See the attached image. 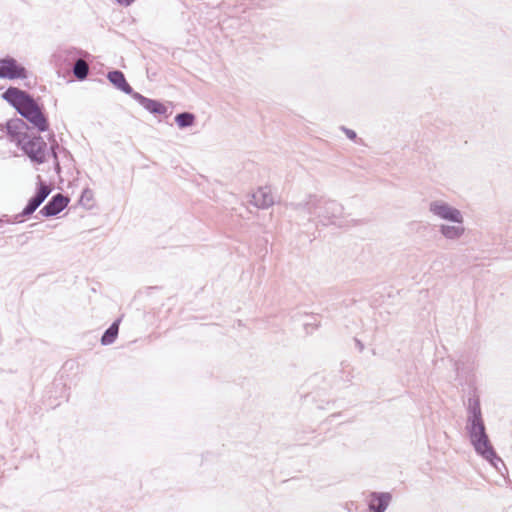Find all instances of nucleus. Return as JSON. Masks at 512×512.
Returning a JSON list of instances; mask_svg holds the SVG:
<instances>
[{
  "label": "nucleus",
  "instance_id": "13",
  "mask_svg": "<svg viewBox=\"0 0 512 512\" xmlns=\"http://www.w3.org/2000/svg\"><path fill=\"white\" fill-rule=\"evenodd\" d=\"M133 99L153 115H167L168 108L159 100L145 97L137 92Z\"/></svg>",
  "mask_w": 512,
  "mask_h": 512
},
{
  "label": "nucleus",
  "instance_id": "2",
  "mask_svg": "<svg viewBox=\"0 0 512 512\" xmlns=\"http://www.w3.org/2000/svg\"><path fill=\"white\" fill-rule=\"evenodd\" d=\"M453 369L456 373L455 380L458 385L467 387L468 390V399L466 406L470 403V400L473 398L478 399L480 401V396L478 394V390L476 387V378L474 374V363L470 361H464L461 359L453 360Z\"/></svg>",
  "mask_w": 512,
  "mask_h": 512
},
{
  "label": "nucleus",
  "instance_id": "27",
  "mask_svg": "<svg viewBox=\"0 0 512 512\" xmlns=\"http://www.w3.org/2000/svg\"><path fill=\"white\" fill-rule=\"evenodd\" d=\"M92 191L89 188L83 190L80 201L84 200L90 201L92 199Z\"/></svg>",
  "mask_w": 512,
  "mask_h": 512
},
{
  "label": "nucleus",
  "instance_id": "26",
  "mask_svg": "<svg viewBox=\"0 0 512 512\" xmlns=\"http://www.w3.org/2000/svg\"><path fill=\"white\" fill-rule=\"evenodd\" d=\"M28 217H29V216H24V215H22V211H21L20 213H18V214H16V215H14L13 217H11V222H10V224H11V223H22V222H24V220H25L26 218H28Z\"/></svg>",
  "mask_w": 512,
  "mask_h": 512
},
{
  "label": "nucleus",
  "instance_id": "1",
  "mask_svg": "<svg viewBox=\"0 0 512 512\" xmlns=\"http://www.w3.org/2000/svg\"><path fill=\"white\" fill-rule=\"evenodd\" d=\"M466 410L467 419L465 430L475 453L487 461L499 473L503 474L502 468L505 471H507V468L501 457L497 454L489 438L482 415L480 401L476 398L471 399Z\"/></svg>",
  "mask_w": 512,
  "mask_h": 512
},
{
  "label": "nucleus",
  "instance_id": "3",
  "mask_svg": "<svg viewBox=\"0 0 512 512\" xmlns=\"http://www.w3.org/2000/svg\"><path fill=\"white\" fill-rule=\"evenodd\" d=\"M18 114L38 132L42 133L49 130V120L45 108L34 96L22 107Z\"/></svg>",
  "mask_w": 512,
  "mask_h": 512
},
{
  "label": "nucleus",
  "instance_id": "16",
  "mask_svg": "<svg viewBox=\"0 0 512 512\" xmlns=\"http://www.w3.org/2000/svg\"><path fill=\"white\" fill-rule=\"evenodd\" d=\"M251 203L257 208L266 209L274 204V200L267 187H260L252 194Z\"/></svg>",
  "mask_w": 512,
  "mask_h": 512
},
{
  "label": "nucleus",
  "instance_id": "25",
  "mask_svg": "<svg viewBox=\"0 0 512 512\" xmlns=\"http://www.w3.org/2000/svg\"><path fill=\"white\" fill-rule=\"evenodd\" d=\"M10 222H11L10 216L3 215L2 217H0V234L5 233L4 226L6 224H10Z\"/></svg>",
  "mask_w": 512,
  "mask_h": 512
},
{
  "label": "nucleus",
  "instance_id": "29",
  "mask_svg": "<svg viewBox=\"0 0 512 512\" xmlns=\"http://www.w3.org/2000/svg\"><path fill=\"white\" fill-rule=\"evenodd\" d=\"M114 1L122 6L127 7V6H130L132 3H134L135 0H114Z\"/></svg>",
  "mask_w": 512,
  "mask_h": 512
},
{
  "label": "nucleus",
  "instance_id": "4",
  "mask_svg": "<svg viewBox=\"0 0 512 512\" xmlns=\"http://www.w3.org/2000/svg\"><path fill=\"white\" fill-rule=\"evenodd\" d=\"M17 147L36 164H43L46 161L47 143L40 135H27L17 139Z\"/></svg>",
  "mask_w": 512,
  "mask_h": 512
},
{
  "label": "nucleus",
  "instance_id": "9",
  "mask_svg": "<svg viewBox=\"0 0 512 512\" xmlns=\"http://www.w3.org/2000/svg\"><path fill=\"white\" fill-rule=\"evenodd\" d=\"M319 201H321V198H319L318 195L309 194L303 201L290 203L289 207L299 215H308L307 220L309 222H314L319 206Z\"/></svg>",
  "mask_w": 512,
  "mask_h": 512
},
{
  "label": "nucleus",
  "instance_id": "6",
  "mask_svg": "<svg viewBox=\"0 0 512 512\" xmlns=\"http://www.w3.org/2000/svg\"><path fill=\"white\" fill-rule=\"evenodd\" d=\"M86 56L88 53L79 48L62 45L53 52L50 62L59 70L68 71L79 57Z\"/></svg>",
  "mask_w": 512,
  "mask_h": 512
},
{
  "label": "nucleus",
  "instance_id": "18",
  "mask_svg": "<svg viewBox=\"0 0 512 512\" xmlns=\"http://www.w3.org/2000/svg\"><path fill=\"white\" fill-rule=\"evenodd\" d=\"M439 232L448 240H457L463 236L465 228L462 226V224L457 226L441 224L439 226Z\"/></svg>",
  "mask_w": 512,
  "mask_h": 512
},
{
  "label": "nucleus",
  "instance_id": "21",
  "mask_svg": "<svg viewBox=\"0 0 512 512\" xmlns=\"http://www.w3.org/2000/svg\"><path fill=\"white\" fill-rule=\"evenodd\" d=\"M52 189L47 184L46 181H44L40 175L37 176V183H36V190L34 193V197L38 198L41 202H44L49 194L51 193Z\"/></svg>",
  "mask_w": 512,
  "mask_h": 512
},
{
  "label": "nucleus",
  "instance_id": "31",
  "mask_svg": "<svg viewBox=\"0 0 512 512\" xmlns=\"http://www.w3.org/2000/svg\"><path fill=\"white\" fill-rule=\"evenodd\" d=\"M53 160H54V167H55V170H56V172H57V173H59V172H60V170H61L60 163H59V159H58V158H55V159H53Z\"/></svg>",
  "mask_w": 512,
  "mask_h": 512
},
{
  "label": "nucleus",
  "instance_id": "28",
  "mask_svg": "<svg viewBox=\"0 0 512 512\" xmlns=\"http://www.w3.org/2000/svg\"><path fill=\"white\" fill-rule=\"evenodd\" d=\"M58 150H59L58 143H52V145H50L49 153L51 154L53 159L58 158V153H57Z\"/></svg>",
  "mask_w": 512,
  "mask_h": 512
},
{
  "label": "nucleus",
  "instance_id": "24",
  "mask_svg": "<svg viewBox=\"0 0 512 512\" xmlns=\"http://www.w3.org/2000/svg\"><path fill=\"white\" fill-rule=\"evenodd\" d=\"M340 130L345 133L346 137L349 140H352V141H356L357 140V133L354 130L349 129V128L345 127V126H341Z\"/></svg>",
  "mask_w": 512,
  "mask_h": 512
},
{
  "label": "nucleus",
  "instance_id": "23",
  "mask_svg": "<svg viewBox=\"0 0 512 512\" xmlns=\"http://www.w3.org/2000/svg\"><path fill=\"white\" fill-rule=\"evenodd\" d=\"M308 317L310 318V321H305L303 323V326L306 334H312L315 330H317L320 327V321L314 314L308 315Z\"/></svg>",
  "mask_w": 512,
  "mask_h": 512
},
{
  "label": "nucleus",
  "instance_id": "17",
  "mask_svg": "<svg viewBox=\"0 0 512 512\" xmlns=\"http://www.w3.org/2000/svg\"><path fill=\"white\" fill-rule=\"evenodd\" d=\"M121 318H117L112 324L104 331L101 336L100 342L103 346L111 345L115 342L119 334V325Z\"/></svg>",
  "mask_w": 512,
  "mask_h": 512
},
{
  "label": "nucleus",
  "instance_id": "30",
  "mask_svg": "<svg viewBox=\"0 0 512 512\" xmlns=\"http://www.w3.org/2000/svg\"><path fill=\"white\" fill-rule=\"evenodd\" d=\"M48 141L50 142V145H52V143H57L54 132L49 133Z\"/></svg>",
  "mask_w": 512,
  "mask_h": 512
},
{
  "label": "nucleus",
  "instance_id": "14",
  "mask_svg": "<svg viewBox=\"0 0 512 512\" xmlns=\"http://www.w3.org/2000/svg\"><path fill=\"white\" fill-rule=\"evenodd\" d=\"M107 79L109 82L121 92L130 95L132 98L137 93L133 90L131 85L127 82L124 73L118 69H114L107 73Z\"/></svg>",
  "mask_w": 512,
  "mask_h": 512
},
{
  "label": "nucleus",
  "instance_id": "5",
  "mask_svg": "<svg viewBox=\"0 0 512 512\" xmlns=\"http://www.w3.org/2000/svg\"><path fill=\"white\" fill-rule=\"evenodd\" d=\"M319 206L316 213L318 223L323 226L339 225V220L343 217L344 206L336 200L319 196Z\"/></svg>",
  "mask_w": 512,
  "mask_h": 512
},
{
  "label": "nucleus",
  "instance_id": "20",
  "mask_svg": "<svg viewBox=\"0 0 512 512\" xmlns=\"http://www.w3.org/2000/svg\"><path fill=\"white\" fill-rule=\"evenodd\" d=\"M71 69L75 78L79 81L85 80L89 74V67L87 63L82 59V57H79L74 62Z\"/></svg>",
  "mask_w": 512,
  "mask_h": 512
},
{
  "label": "nucleus",
  "instance_id": "11",
  "mask_svg": "<svg viewBox=\"0 0 512 512\" xmlns=\"http://www.w3.org/2000/svg\"><path fill=\"white\" fill-rule=\"evenodd\" d=\"M33 95L17 87L7 88L1 95L2 99L10 104L18 113Z\"/></svg>",
  "mask_w": 512,
  "mask_h": 512
},
{
  "label": "nucleus",
  "instance_id": "19",
  "mask_svg": "<svg viewBox=\"0 0 512 512\" xmlns=\"http://www.w3.org/2000/svg\"><path fill=\"white\" fill-rule=\"evenodd\" d=\"M174 121L180 129H185L195 124L196 116L192 112L185 111L176 114Z\"/></svg>",
  "mask_w": 512,
  "mask_h": 512
},
{
  "label": "nucleus",
  "instance_id": "8",
  "mask_svg": "<svg viewBox=\"0 0 512 512\" xmlns=\"http://www.w3.org/2000/svg\"><path fill=\"white\" fill-rule=\"evenodd\" d=\"M0 66L2 71V79L23 80L28 78V70L10 55H6L5 57L0 58Z\"/></svg>",
  "mask_w": 512,
  "mask_h": 512
},
{
  "label": "nucleus",
  "instance_id": "7",
  "mask_svg": "<svg viewBox=\"0 0 512 512\" xmlns=\"http://www.w3.org/2000/svg\"><path fill=\"white\" fill-rule=\"evenodd\" d=\"M429 211L442 220L456 224H463L464 222L461 211L442 200L430 202Z\"/></svg>",
  "mask_w": 512,
  "mask_h": 512
},
{
  "label": "nucleus",
  "instance_id": "22",
  "mask_svg": "<svg viewBox=\"0 0 512 512\" xmlns=\"http://www.w3.org/2000/svg\"><path fill=\"white\" fill-rule=\"evenodd\" d=\"M43 202H41L40 200H38V198L32 196L27 204L25 205V207L23 208L22 210V215L24 216H32L33 213L40 207V205L42 204Z\"/></svg>",
  "mask_w": 512,
  "mask_h": 512
},
{
  "label": "nucleus",
  "instance_id": "10",
  "mask_svg": "<svg viewBox=\"0 0 512 512\" xmlns=\"http://www.w3.org/2000/svg\"><path fill=\"white\" fill-rule=\"evenodd\" d=\"M69 198L62 193L54 194L49 201L40 209L35 218L39 215L45 218L53 217L62 212L68 205Z\"/></svg>",
  "mask_w": 512,
  "mask_h": 512
},
{
  "label": "nucleus",
  "instance_id": "32",
  "mask_svg": "<svg viewBox=\"0 0 512 512\" xmlns=\"http://www.w3.org/2000/svg\"><path fill=\"white\" fill-rule=\"evenodd\" d=\"M355 343H356V346L358 347L359 351L360 352L363 351V349H364L363 343L358 339H355Z\"/></svg>",
  "mask_w": 512,
  "mask_h": 512
},
{
  "label": "nucleus",
  "instance_id": "12",
  "mask_svg": "<svg viewBox=\"0 0 512 512\" xmlns=\"http://www.w3.org/2000/svg\"><path fill=\"white\" fill-rule=\"evenodd\" d=\"M6 134L11 142L17 145V139H21L22 136H27L28 133L23 131L29 129L28 124L21 118L10 119L5 124Z\"/></svg>",
  "mask_w": 512,
  "mask_h": 512
},
{
  "label": "nucleus",
  "instance_id": "15",
  "mask_svg": "<svg viewBox=\"0 0 512 512\" xmlns=\"http://www.w3.org/2000/svg\"><path fill=\"white\" fill-rule=\"evenodd\" d=\"M392 499L389 492H371L369 510L371 512H385Z\"/></svg>",
  "mask_w": 512,
  "mask_h": 512
}]
</instances>
